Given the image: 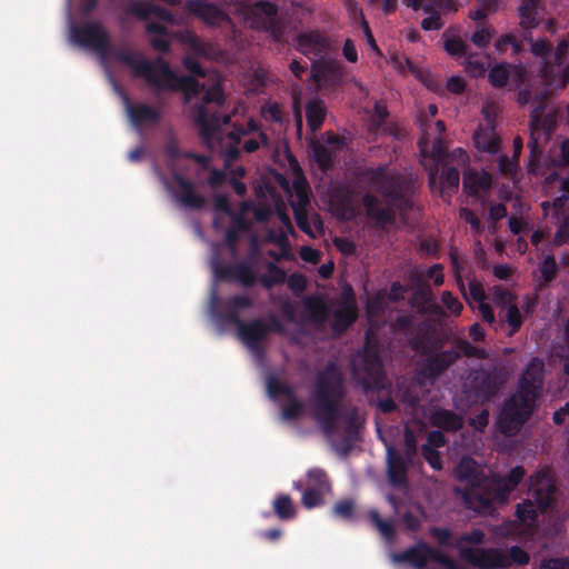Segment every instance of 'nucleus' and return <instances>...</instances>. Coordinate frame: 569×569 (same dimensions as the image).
<instances>
[{
  "label": "nucleus",
  "mask_w": 569,
  "mask_h": 569,
  "mask_svg": "<svg viewBox=\"0 0 569 569\" xmlns=\"http://www.w3.org/2000/svg\"><path fill=\"white\" fill-rule=\"evenodd\" d=\"M460 481H467L462 499L468 509L483 516L492 515L498 506L508 502L511 492L522 482L526 469L513 467L507 475L491 473L482 476L472 459H461L456 469Z\"/></svg>",
  "instance_id": "obj_2"
},
{
  "label": "nucleus",
  "mask_w": 569,
  "mask_h": 569,
  "mask_svg": "<svg viewBox=\"0 0 569 569\" xmlns=\"http://www.w3.org/2000/svg\"><path fill=\"white\" fill-rule=\"evenodd\" d=\"M543 383L545 363L540 358L533 357L523 369L516 390L538 401L542 395Z\"/></svg>",
  "instance_id": "obj_12"
},
{
  "label": "nucleus",
  "mask_w": 569,
  "mask_h": 569,
  "mask_svg": "<svg viewBox=\"0 0 569 569\" xmlns=\"http://www.w3.org/2000/svg\"><path fill=\"white\" fill-rule=\"evenodd\" d=\"M391 388L389 391H370L367 397H369V403L375 405L382 413H391L397 410V403L390 397Z\"/></svg>",
  "instance_id": "obj_43"
},
{
  "label": "nucleus",
  "mask_w": 569,
  "mask_h": 569,
  "mask_svg": "<svg viewBox=\"0 0 569 569\" xmlns=\"http://www.w3.org/2000/svg\"><path fill=\"white\" fill-rule=\"evenodd\" d=\"M126 12L137 17L139 20H147L149 17L153 16L160 21L169 23L174 22V16L170 10L143 1H132L127 7Z\"/></svg>",
  "instance_id": "obj_23"
},
{
  "label": "nucleus",
  "mask_w": 569,
  "mask_h": 569,
  "mask_svg": "<svg viewBox=\"0 0 569 569\" xmlns=\"http://www.w3.org/2000/svg\"><path fill=\"white\" fill-rule=\"evenodd\" d=\"M429 535L438 542L439 546L455 548L456 539H453V533L449 528L431 527L429 529Z\"/></svg>",
  "instance_id": "obj_53"
},
{
  "label": "nucleus",
  "mask_w": 569,
  "mask_h": 569,
  "mask_svg": "<svg viewBox=\"0 0 569 569\" xmlns=\"http://www.w3.org/2000/svg\"><path fill=\"white\" fill-rule=\"evenodd\" d=\"M407 468L403 458L392 449H388V476L395 486H401L407 482Z\"/></svg>",
  "instance_id": "obj_33"
},
{
  "label": "nucleus",
  "mask_w": 569,
  "mask_h": 569,
  "mask_svg": "<svg viewBox=\"0 0 569 569\" xmlns=\"http://www.w3.org/2000/svg\"><path fill=\"white\" fill-rule=\"evenodd\" d=\"M468 161H469L468 153L461 148H456L450 152L447 151V154H446V158H445V161L442 164L455 166V167L459 168L461 166H465Z\"/></svg>",
  "instance_id": "obj_61"
},
{
  "label": "nucleus",
  "mask_w": 569,
  "mask_h": 569,
  "mask_svg": "<svg viewBox=\"0 0 569 569\" xmlns=\"http://www.w3.org/2000/svg\"><path fill=\"white\" fill-rule=\"evenodd\" d=\"M537 104L532 108L529 114V127L530 130H537L546 136L548 139L551 132L556 128V116L555 113H545L547 106V94L539 93L536 96Z\"/></svg>",
  "instance_id": "obj_22"
},
{
  "label": "nucleus",
  "mask_w": 569,
  "mask_h": 569,
  "mask_svg": "<svg viewBox=\"0 0 569 569\" xmlns=\"http://www.w3.org/2000/svg\"><path fill=\"white\" fill-rule=\"evenodd\" d=\"M71 37L77 44L94 49L101 57H107L110 51L109 34L104 28L97 22L73 27Z\"/></svg>",
  "instance_id": "obj_11"
},
{
  "label": "nucleus",
  "mask_w": 569,
  "mask_h": 569,
  "mask_svg": "<svg viewBox=\"0 0 569 569\" xmlns=\"http://www.w3.org/2000/svg\"><path fill=\"white\" fill-rule=\"evenodd\" d=\"M442 171L440 174V193L441 197L450 198L457 192L460 182V170L455 166L441 164Z\"/></svg>",
  "instance_id": "obj_32"
},
{
  "label": "nucleus",
  "mask_w": 569,
  "mask_h": 569,
  "mask_svg": "<svg viewBox=\"0 0 569 569\" xmlns=\"http://www.w3.org/2000/svg\"><path fill=\"white\" fill-rule=\"evenodd\" d=\"M529 492L532 497L517 505L516 516L521 522H533L539 513H545L555 502L556 486L548 470H539L529 478Z\"/></svg>",
  "instance_id": "obj_7"
},
{
  "label": "nucleus",
  "mask_w": 569,
  "mask_h": 569,
  "mask_svg": "<svg viewBox=\"0 0 569 569\" xmlns=\"http://www.w3.org/2000/svg\"><path fill=\"white\" fill-rule=\"evenodd\" d=\"M460 557L468 563L478 568L493 567L507 569L509 568L510 561L508 559V552L499 549H476V548H462L460 549Z\"/></svg>",
  "instance_id": "obj_13"
},
{
  "label": "nucleus",
  "mask_w": 569,
  "mask_h": 569,
  "mask_svg": "<svg viewBox=\"0 0 569 569\" xmlns=\"http://www.w3.org/2000/svg\"><path fill=\"white\" fill-rule=\"evenodd\" d=\"M510 565L526 566L530 561V556L519 546H512L508 551Z\"/></svg>",
  "instance_id": "obj_64"
},
{
  "label": "nucleus",
  "mask_w": 569,
  "mask_h": 569,
  "mask_svg": "<svg viewBox=\"0 0 569 569\" xmlns=\"http://www.w3.org/2000/svg\"><path fill=\"white\" fill-rule=\"evenodd\" d=\"M493 30L489 27H479L471 36V42L480 49L490 44Z\"/></svg>",
  "instance_id": "obj_59"
},
{
  "label": "nucleus",
  "mask_w": 569,
  "mask_h": 569,
  "mask_svg": "<svg viewBox=\"0 0 569 569\" xmlns=\"http://www.w3.org/2000/svg\"><path fill=\"white\" fill-rule=\"evenodd\" d=\"M331 329L335 333L341 335L347 331L357 320L358 310L353 300L346 301L332 313Z\"/></svg>",
  "instance_id": "obj_25"
},
{
  "label": "nucleus",
  "mask_w": 569,
  "mask_h": 569,
  "mask_svg": "<svg viewBox=\"0 0 569 569\" xmlns=\"http://www.w3.org/2000/svg\"><path fill=\"white\" fill-rule=\"evenodd\" d=\"M520 17V26L523 29L530 30L538 26V1L537 0H522L518 8Z\"/></svg>",
  "instance_id": "obj_42"
},
{
  "label": "nucleus",
  "mask_w": 569,
  "mask_h": 569,
  "mask_svg": "<svg viewBox=\"0 0 569 569\" xmlns=\"http://www.w3.org/2000/svg\"><path fill=\"white\" fill-rule=\"evenodd\" d=\"M369 520L371 525L377 528V530L381 533V536L387 539H393L396 535L395 526L391 521L385 520L380 517L379 512L375 509L370 510L368 513Z\"/></svg>",
  "instance_id": "obj_47"
},
{
  "label": "nucleus",
  "mask_w": 569,
  "mask_h": 569,
  "mask_svg": "<svg viewBox=\"0 0 569 569\" xmlns=\"http://www.w3.org/2000/svg\"><path fill=\"white\" fill-rule=\"evenodd\" d=\"M499 318L501 322L507 323L510 337L516 335L523 323V317L517 303L499 310Z\"/></svg>",
  "instance_id": "obj_41"
},
{
  "label": "nucleus",
  "mask_w": 569,
  "mask_h": 569,
  "mask_svg": "<svg viewBox=\"0 0 569 569\" xmlns=\"http://www.w3.org/2000/svg\"><path fill=\"white\" fill-rule=\"evenodd\" d=\"M302 303L306 318L310 323L320 326L328 320L330 316V309L321 297H306Z\"/></svg>",
  "instance_id": "obj_26"
},
{
  "label": "nucleus",
  "mask_w": 569,
  "mask_h": 569,
  "mask_svg": "<svg viewBox=\"0 0 569 569\" xmlns=\"http://www.w3.org/2000/svg\"><path fill=\"white\" fill-rule=\"evenodd\" d=\"M432 547L426 542H418L417 545L408 548L403 552L396 556V559L401 562H408L416 568L422 569L430 561Z\"/></svg>",
  "instance_id": "obj_28"
},
{
  "label": "nucleus",
  "mask_w": 569,
  "mask_h": 569,
  "mask_svg": "<svg viewBox=\"0 0 569 569\" xmlns=\"http://www.w3.org/2000/svg\"><path fill=\"white\" fill-rule=\"evenodd\" d=\"M312 78L319 87L335 88L342 81V66L332 58L318 59L312 63Z\"/></svg>",
  "instance_id": "obj_18"
},
{
  "label": "nucleus",
  "mask_w": 569,
  "mask_h": 569,
  "mask_svg": "<svg viewBox=\"0 0 569 569\" xmlns=\"http://www.w3.org/2000/svg\"><path fill=\"white\" fill-rule=\"evenodd\" d=\"M267 391L270 398L274 399L278 396H291L295 390L291 386L282 382L274 376H269L267 378Z\"/></svg>",
  "instance_id": "obj_50"
},
{
  "label": "nucleus",
  "mask_w": 569,
  "mask_h": 569,
  "mask_svg": "<svg viewBox=\"0 0 569 569\" xmlns=\"http://www.w3.org/2000/svg\"><path fill=\"white\" fill-rule=\"evenodd\" d=\"M182 41L197 57L210 59L216 53L214 46L211 42L203 41L194 32L187 31Z\"/></svg>",
  "instance_id": "obj_38"
},
{
  "label": "nucleus",
  "mask_w": 569,
  "mask_h": 569,
  "mask_svg": "<svg viewBox=\"0 0 569 569\" xmlns=\"http://www.w3.org/2000/svg\"><path fill=\"white\" fill-rule=\"evenodd\" d=\"M421 455L433 470L442 469V461L439 451L429 445L421 446Z\"/></svg>",
  "instance_id": "obj_60"
},
{
  "label": "nucleus",
  "mask_w": 569,
  "mask_h": 569,
  "mask_svg": "<svg viewBox=\"0 0 569 569\" xmlns=\"http://www.w3.org/2000/svg\"><path fill=\"white\" fill-rule=\"evenodd\" d=\"M539 271L545 283H550L555 280L558 266L553 254H547L539 266Z\"/></svg>",
  "instance_id": "obj_51"
},
{
  "label": "nucleus",
  "mask_w": 569,
  "mask_h": 569,
  "mask_svg": "<svg viewBox=\"0 0 569 569\" xmlns=\"http://www.w3.org/2000/svg\"><path fill=\"white\" fill-rule=\"evenodd\" d=\"M507 379L508 372L503 366L473 369L469 375V381L465 385L466 392L475 401L486 403L500 392Z\"/></svg>",
  "instance_id": "obj_9"
},
{
  "label": "nucleus",
  "mask_w": 569,
  "mask_h": 569,
  "mask_svg": "<svg viewBox=\"0 0 569 569\" xmlns=\"http://www.w3.org/2000/svg\"><path fill=\"white\" fill-rule=\"evenodd\" d=\"M476 56V53H468L465 61L466 72L473 78L482 77L487 71L486 63L475 59Z\"/></svg>",
  "instance_id": "obj_55"
},
{
  "label": "nucleus",
  "mask_w": 569,
  "mask_h": 569,
  "mask_svg": "<svg viewBox=\"0 0 569 569\" xmlns=\"http://www.w3.org/2000/svg\"><path fill=\"white\" fill-rule=\"evenodd\" d=\"M459 360V351L447 349L426 356L421 363V373L431 380L440 378L450 367Z\"/></svg>",
  "instance_id": "obj_16"
},
{
  "label": "nucleus",
  "mask_w": 569,
  "mask_h": 569,
  "mask_svg": "<svg viewBox=\"0 0 569 569\" xmlns=\"http://www.w3.org/2000/svg\"><path fill=\"white\" fill-rule=\"evenodd\" d=\"M430 561L437 562L446 569H460V566L456 560L433 547L431 549Z\"/></svg>",
  "instance_id": "obj_63"
},
{
  "label": "nucleus",
  "mask_w": 569,
  "mask_h": 569,
  "mask_svg": "<svg viewBox=\"0 0 569 569\" xmlns=\"http://www.w3.org/2000/svg\"><path fill=\"white\" fill-rule=\"evenodd\" d=\"M327 493H323L321 491H318V489H312L307 487L301 497V503L306 509H312L316 507H320L325 505V496Z\"/></svg>",
  "instance_id": "obj_52"
},
{
  "label": "nucleus",
  "mask_w": 569,
  "mask_h": 569,
  "mask_svg": "<svg viewBox=\"0 0 569 569\" xmlns=\"http://www.w3.org/2000/svg\"><path fill=\"white\" fill-rule=\"evenodd\" d=\"M456 27L448 28L443 33L445 50L451 57L461 58L468 54L469 46L458 34Z\"/></svg>",
  "instance_id": "obj_35"
},
{
  "label": "nucleus",
  "mask_w": 569,
  "mask_h": 569,
  "mask_svg": "<svg viewBox=\"0 0 569 569\" xmlns=\"http://www.w3.org/2000/svg\"><path fill=\"white\" fill-rule=\"evenodd\" d=\"M273 512L282 521L291 520L296 517V508L290 496L279 495L272 503Z\"/></svg>",
  "instance_id": "obj_44"
},
{
  "label": "nucleus",
  "mask_w": 569,
  "mask_h": 569,
  "mask_svg": "<svg viewBox=\"0 0 569 569\" xmlns=\"http://www.w3.org/2000/svg\"><path fill=\"white\" fill-rule=\"evenodd\" d=\"M530 132L531 133H530V138L527 142V147L530 150L529 166L533 167L540 161V158L542 154V150L539 146V137H540L541 132H539L537 130H530Z\"/></svg>",
  "instance_id": "obj_56"
},
{
  "label": "nucleus",
  "mask_w": 569,
  "mask_h": 569,
  "mask_svg": "<svg viewBox=\"0 0 569 569\" xmlns=\"http://www.w3.org/2000/svg\"><path fill=\"white\" fill-rule=\"evenodd\" d=\"M332 516L347 521H352L356 515V503L352 499H342L332 507Z\"/></svg>",
  "instance_id": "obj_48"
},
{
  "label": "nucleus",
  "mask_w": 569,
  "mask_h": 569,
  "mask_svg": "<svg viewBox=\"0 0 569 569\" xmlns=\"http://www.w3.org/2000/svg\"><path fill=\"white\" fill-rule=\"evenodd\" d=\"M288 288L292 291L293 295H301L308 286V280L303 273L293 272L290 276L287 274L286 280Z\"/></svg>",
  "instance_id": "obj_58"
},
{
  "label": "nucleus",
  "mask_w": 569,
  "mask_h": 569,
  "mask_svg": "<svg viewBox=\"0 0 569 569\" xmlns=\"http://www.w3.org/2000/svg\"><path fill=\"white\" fill-rule=\"evenodd\" d=\"M216 274L223 280L238 281L243 287H252L257 282V274L249 261L216 267Z\"/></svg>",
  "instance_id": "obj_21"
},
{
  "label": "nucleus",
  "mask_w": 569,
  "mask_h": 569,
  "mask_svg": "<svg viewBox=\"0 0 569 569\" xmlns=\"http://www.w3.org/2000/svg\"><path fill=\"white\" fill-rule=\"evenodd\" d=\"M186 7L191 14L201 19L207 26L232 24L231 18L214 3L204 0H188Z\"/></svg>",
  "instance_id": "obj_20"
},
{
  "label": "nucleus",
  "mask_w": 569,
  "mask_h": 569,
  "mask_svg": "<svg viewBox=\"0 0 569 569\" xmlns=\"http://www.w3.org/2000/svg\"><path fill=\"white\" fill-rule=\"evenodd\" d=\"M307 477L309 488L318 489V491L323 493H329L331 491V483L325 470L313 468L308 471Z\"/></svg>",
  "instance_id": "obj_45"
},
{
  "label": "nucleus",
  "mask_w": 569,
  "mask_h": 569,
  "mask_svg": "<svg viewBox=\"0 0 569 569\" xmlns=\"http://www.w3.org/2000/svg\"><path fill=\"white\" fill-rule=\"evenodd\" d=\"M410 346L413 350L420 351L423 357L433 352L443 351V340L429 335L415 336L410 339Z\"/></svg>",
  "instance_id": "obj_39"
},
{
  "label": "nucleus",
  "mask_w": 569,
  "mask_h": 569,
  "mask_svg": "<svg viewBox=\"0 0 569 569\" xmlns=\"http://www.w3.org/2000/svg\"><path fill=\"white\" fill-rule=\"evenodd\" d=\"M485 541V533L480 529H472L470 532H465L456 539L455 548L460 551L462 543L481 545Z\"/></svg>",
  "instance_id": "obj_57"
},
{
  "label": "nucleus",
  "mask_w": 569,
  "mask_h": 569,
  "mask_svg": "<svg viewBox=\"0 0 569 569\" xmlns=\"http://www.w3.org/2000/svg\"><path fill=\"white\" fill-rule=\"evenodd\" d=\"M287 399L288 403L282 408V416L287 420H295L301 415L303 403L297 398L295 392L287 397Z\"/></svg>",
  "instance_id": "obj_54"
},
{
  "label": "nucleus",
  "mask_w": 569,
  "mask_h": 569,
  "mask_svg": "<svg viewBox=\"0 0 569 569\" xmlns=\"http://www.w3.org/2000/svg\"><path fill=\"white\" fill-rule=\"evenodd\" d=\"M278 11L279 8L274 2L259 0L249 7L248 17L257 29L269 33L274 41H280L284 29L278 19Z\"/></svg>",
  "instance_id": "obj_10"
},
{
  "label": "nucleus",
  "mask_w": 569,
  "mask_h": 569,
  "mask_svg": "<svg viewBox=\"0 0 569 569\" xmlns=\"http://www.w3.org/2000/svg\"><path fill=\"white\" fill-rule=\"evenodd\" d=\"M382 346L372 330L365 335V345L351 361V376L355 382L361 386L365 395L370 391L390 389L383 361L381 358Z\"/></svg>",
  "instance_id": "obj_5"
},
{
  "label": "nucleus",
  "mask_w": 569,
  "mask_h": 569,
  "mask_svg": "<svg viewBox=\"0 0 569 569\" xmlns=\"http://www.w3.org/2000/svg\"><path fill=\"white\" fill-rule=\"evenodd\" d=\"M312 157L319 168L323 171L330 170L333 167V160L330 150L319 142H315L312 144Z\"/></svg>",
  "instance_id": "obj_49"
},
{
  "label": "nucleus",
  "mask_w": 569,
  "mask_h": 569,
  "mask_svg": "<svg viewBox=\"0 0 569 569\" xmlns=\"http://www.w3.org/2000/svg\"><path fill=\"white\" fill-rule=\"evenodd\" d=\"M182 66L187 71L191 74L194 80H197L200 84H203L198 94L204 91L201 103L197 106V116L196 123L200 129V137L203 141L209 142L216 134V132L220 128V123L222 120L221 114L219 113H209L207 106L214 104L217 107H221L224 103V92L222 88V81L218 73H214L210 80L211 83L208 88H206L204 83H201L196 77L204 78L206 71L199 63V61L191 56H186L182 59Z\"/></svg>",
  "instance_id": "obj_6"
},
{
  "label": "nucleus",
  "mask_w": 569,
  "mask_h": 569,
  "mask_svg": "<svg viewBox=\"0 0 569 569\" xmlns=\"http://www.w3.org/2000/svg\"><path fill=\"white\" fill-rule=\"evenodd\" d=\"M296 47L309 59H323L330 50V39L318 30L305 31L296 37Z\"/></svg>",
  "instance_id": "obj_14"
},
{
  "label": "nucleus",
  "mask_w": 569,
  "mask_h": 569,
  "mask_svg": "<svg viewBox=\"0 0 569 569\" xmlns=\"http://www.w3.org/2000/svg\"><path fill=\"white\" fill-rule=\"evenodd\" d=\"M268 325L266 320L261 318L240 323V329L238 331L239 339L258 357L263 355L261 343L268 338Z\"/></svg>",
  "instance_id": "obj_15"
},
{
  "label": "nucleus",
  "mask_w": 569,
  "mask_h": 569,
  "mask_svg": "<svg viewBox=\"0 0 569 569\" xmlns=\"http://www.w3.org/2000/svg\"><path fill=\"white\" fill-rule=\"evenodd\" d=\"M458 9L459 3L457 0H427L423 12L429 16L421 20L422 30H440L445 26L441 14L457 12Z\"/></svg>",
  "instance_id": "obj_17"
},
{
  "label": "nucleus",
  "mask_w": 569,
  "mask_h": 569,
  "mask_svg": "<svg viewBox=\"0 0 569 569\" xmlns=\"http://www.w3.org/2000/svg\"><path fill=\"white\" fill-rule=\"evenodd\" d=\"M463 189L470 196H477L480 190H486L490 187V177L488 174H480L475 170H467L463 174Z\"/></svg>",
  "instance_id": "obj_40"
},
{
  "label": "nucleus",
  "mask_w": 569,
  "mask_h": 569,
  "mask_svg": "<svg viewBox=\"0 0 569 569\" xmlns=\"http://www.w3.org/2000/svg\"><path fill=\"white\" fill-rule=\"evenodd\" d=\"M421 152L425 156L431 157L437 164H442L447 154V149L443 146L441 139H436L429 152L425 147H421Z\"/></svg>",
  "instance_id": "obj_62"
},
{
  "label": "nucleus",
  "mask_w": 569,
  "mask_h": 569,
  "mask_svg": "<svg viewBox=\"0 0 569 569\" xmlns=\"http://www.w3.org/2000/svg\"><path fill=\"white\" fill-rule=\"evenodd\" d=\"M327 107L319 98H312L306 103L307 124L311 132L318 131L326 119Z\"/></svg>",
  "instance_id": "obj_31"
},
{
  "label": "nucleus",
  "mask_w": 569,
  "mask_h": 569,
  "mask_svg": "<svg viewBox=\"0 0 569 569\" xmlns=\"http://www.w3.org/2000/svg\"><path fill=\"white\" fill-rule=\"evenodd\" d=\"M147 33L151 34L150 44L159 52L166 53L170 50V32L168 28L156 21H150L146 24Z\"/></svg>",
  "instance_id": "obj_30"
},
{
  "label": "nucleus",
  "mask_w": 569,
  "mask_h": 569,
  "mask_svg": "<svg viewBox=\"0 0 569 569\" xmlns=\"http://www.w3.org/2000/svg\"><path fill=\"white\" fill-rule=\"evenodd\" d=\"M376 191L388 200L389 206L381 207L380 200L372 193L362 196V204L367 216L379 227L396 221L397 209L400 214L408 213L413 207L415 182L410 174L388 171L387 166L368 168L363 173Z\"/></svg>",
  "instance_id": "obj_3"
},
{
  "label": "nucleus",
  "mask_w": 569,
  "mask_h": 569,
  "mask_svg": "<svg viewBox=\"0 0 569 569\" xmlns=\"http://www.w3.org/2000/svg\"><path fill=\"white\" fill-rule=\"evenodd\" d=\"M173 182L177 184L178 190L172 194L181 207L192 210H201L207 204L206 198L196 190V184L181 173H174Z\"/></svg>",
  "instance_id": "obj_19"
},
{
  "label": "nucleus",
  "mask_w": 569,
  "mask_h": 569,
  "mask_svg": "<svg viewBox=\"0 0 569 569\" xmlns=\"http://www.w3.org/2000/svg\"><path fill=\"white\" fill-rule=\"evenodd\" d=\"M298 202L292 203V210L298 228L307 234H311V227L308 220L307 204L309 202L307 191L303 187L297 188Z\"/></svg>",
  "instance_id": "obj_34"
},
{
  "label": "nucleus",
  "mask_w": 569,
  "mask_h": 569,
  "mask_svg": "<svg viewBox=\"0 0 569 569\" xmlns=\"http://www.w3.org/2000/svg\"><path fill=\"white\" fill-rule=\"evenodd\" d=\"M492 302L499 310H502L509 306L517 303V296L509 289L502 288L501 286H495L491 288Z\"/></svg>",
  "instance_id": "obj_46"
},
{
  "label": "nucleus",
  "mask_w": 569,
  "mask_h": 569,
  "mask_svg": "<svg viewBox=\"0 0 569 569\" xmlns=\"http://www.w3.org/2000/svg\"><path fill=\"white\" fill-rule=\"evenodd\" d=\"M266 269L267 272L264 274H261L259 278L257 277V281H259L266 290H271L277 286L286 283L287 272L283 268L269 261L266 264Z\"/></svg>",
  "instance_id": "obj_37"
},
{
  "label": "nucleus",
  "mask_w": 569,
  "mask_h": 569,
  "mask_svg": "<svg viewBox=\"0 0 569 569\" xmlns=\"http://www.w3.org/2000/svg\"><path fill=\"white\" fill-rule=\"evenodd\" d=\"M124 104L130 121L136 127L144 123H154L160 119L159 112L149 104L131 102L128 97H124Z\"/></svg>",
  "instance_id": "obj_24"
},
{
  "label": "nucleus",
  "mask_w": 569,
  "mask_h": 569,
  "mask_svg": "<svg viewBox=\"0 0 569 569\" xmlns=\"http://www.w3.org/2000/svg\"><path fill=\"white\" fill-rule=\"evenodd\" d=\"M473 142L479 151L497 153L500 149V138L493 126L479 127L473 133Z\"/></svg>",
  "instance_id": "obj_29"
},
{
  "label": "nucleus",
  "mask_w": 569,
  "mask_h": 569,
  "mask_svg": "<svg viewBox=\"0 0 569 569\" xmlns=\"http://www.w3.org/2000/svg\"><path fill=\"white\" fill-rule=\"evenodd\" d=\"M432 426L447 432H457L463 427V417L445 408H437L430 416Z\"/></svg>",
  "instance_id": "obj_27"
},
{
  "label": "nucleus",
  "mask_w": 569,
  "mask_h": 569,
  "mask_svg": "<svg viewBox=\"0 0 569 569\" xmlns=\"http://www.w3.org/2000/svg\"><path fill=\"white\" fill-rule=\"evenodd\" d=\"M537 402L516 390L502 403L497 419L498 430L506 437L516 436L533 415Z\"/></svg>",
  "instance_id": "obj_8"
},
{
  "label": "nucleus",
  "mask_w": 569,
  "mask_h": 569,
  "mask_svg": "<svg viewBox=\"0 0 569 569\" xmlns=\"http://www.w3.org/2000/svg\"><path fill=\"white\" fill-rule=\"evenodd\" d=\"M511 70L516 71L518 76H521L520 68L517 66L509 64L507 62L496 63L488 73V81L493 88H503L507 86Z\"/></svg>",
  "instance_id": "obj_36"
},
{
  "label": "nucleus",
  "mask_w": 569,
  "mask_h": 569,
  "mask_svg": "<svg viewBox=\"0 0 569 569\" xmlns=\"http://www.w3.org/2000/svg\"><path fill=\"white\" fill-rule=\"evenodd\" d=\"M107 57H112L131 68L134 77L142 78L154 93L162 91L182 92L184 103L191 102L203 87L192 77L177 74L170 63L162 57L149 61L139 51L117 49L112 48L111 44Z\"/></svg>",
  "instance_id": "obj_4"
},
{
  "label": "nucleus",
  "mask_w": 569,
  "mask_h": 569,
  "mask_svg": "<svg viewBox=\"0 0 569 569\" xmlns=\"http://www.w3.org/2000/svg\"><path fill=\"white\" fill-rule=\"evenodd\" d=\"M346 397L343 375L335 362H329L316 377L312 391L315 418L326 436H331L339 420L345 421L341 447L345 452L351 450L359 439L360 417L358 408L352 407L341 415V402Z\"/></svg>",
  "instance_id": "obj_1"
}]
</instances>
